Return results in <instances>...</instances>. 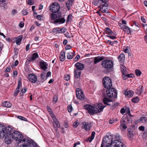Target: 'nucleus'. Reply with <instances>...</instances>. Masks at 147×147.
<instances>
[{"instance_id":"nucleus-1","label":"nucleus","mask_w":147,"mask_h":147,"mask_svg":"<svg viewBox=\"0 0 147 147\" xmlns=\"http://www.w3.org/2000/svg\"><path fill=\"white\" fill-rule=\"evenodd\" d=\"M84 107L89 114L93 115L101 112L105 106H103L102 103H99L93 106L89 105H86L84 106Z\"/></svg>"},{"instance_id":"nucleus-2","label":"nucleus","mask_w":147,"mask_h":147,"mask_svg":"<svg viewBox=\"0 0 147 147\" xmlns=\"http://www.w3.org/2000/svg\"><path fill=\"white\" fill-rule=\"evenodd\" d=\"M2 131H0V136L2 137H5V142L8 144L10 143V140L7 141L9 140L10 138H9L12 133V129L10 126H7L5 128L3 127L1 129Z\"/></svg>"},{"instance_id":"nucleus-3","label":"nucleus","mask_w":147,"mask_h":147,"mask_svg":"<svg viewBox=\"0 0 147 147\" xmlns=\"http://www.w3.org/2000/svg\"><path fill=\"white\" fill-rule=\"evenodd\" d=\"M11 137L16 141H18L19 143H21L22 144H23V141H24L25 140H26L27 142L30 140L27 138H24L22 135L17 131H15L12 133L9 138Z\"/></svg>"},{"instance_id":"nucleus-4","label":"nucleus","mask_w":147,"mask_h":147,"mask_svg":"<svg viewBox=\"0 0 147 147\" xmlns=\"http://www.w3.org/2000/svg\"><path fill=\"white\" fill-rule=\"evenodd\" d=\"M61 14L52 13L50 16V19L51 20V22L54 24H59L64 23L65 20L63 18H61Z\"/></svg>"},{"instance_id":"nucleus-5","label":"nucleus","mask_w":147,"mask_h":147,"mask_svg":"<svg viewBox=\"0 0 147 147\" xmlns=\"http://www.w3.org/2000/svg\"><path fill=\"white\" fill-rule=\"evenodd\" d=\"M121 138L118 134L115 135V140L112 142L111 147H125L121 142Z\"/></svg>"},{"instance_id":"nucleus-6","label":"nucleus","mask_w":147,"mask_h":147,"mask_svg":"<svg viewBox=\"0 0 147 147\" xmlns=\"http://www.w3.org/2000/svg\"><path fill=\"white\" fill-rule=\"evenodd\" d=\"M112 141V138L111 136H106L104 138L100 147L104 146L109 147L111 145Z\"/></svg>"},{"instance_id":"nucleus-7","label":"nucleus","mask_w":147,"mask_h":147,"mask_svg":"<svg viewBox=\"0 0 147 147\" xmlns=\"http://www.w3.org/2000/svg\"><path fill=\"white\" fill-rule=\"evenodd\" d=\"M102 66L106 69H110L113 66V63L110 60H105L102 61L101 63Z\"/></svg>"},{"instance_id":"nucleus-8","label":"nucleus","mask_w":147,"mask_h":147,"mask_svg":"<svg viewBox=\"0 0 147 147\" xmlns=\"http://www.w3.org/2000/svg\"><path fill=\"white\" fill-rule=\"evenodd\" d=\"M106 93L109 98H115L117 96V93L115 89L114 88H110L106 90Z\"/></svg>"},{"instance_id":"nucleus-9","label":"nucleus","mask_w":147,"mask_h":147,"mask_svg":"<svg viewBox=\"0 0 147 147\" xmlns=\"http://www.w3.org/2000/svg\"><path fill=\"white\" fill-rule=\"evenodd\" d=\"M49 10L53 13L58 12L60 9V6L59 4L57 2L53 3L49 6Z\"/></svg>"},{"instance_id":"nucleus-10","label":"nucleus","mask_w":147,"mask_h":147,"mask_svg":"<svg viewBox=\"0 0 147 147\" xmlns=\"http://www.w3.org/2000/svg\"><path fill=\"white\" fill-rule=\"evenodd\" d=\"M105 88H110L112 86L111 80L109 77H105L104 78L102 81Z\"/></svg>"},{"instance_id":"nucleus-11","label":"nucleus","mask_w":147,"mask_h":147,"mask_svg":"<svg viewBox=\"0 0 147 147\" xmlns=\"http://www.w3.org/2000/svg\"><path fill=\"white\" fill-rule=\"evenodd\" d=\"M26 140L23 141V144H22L23 147H36L37 144L34 141L30 140L27 142Z\"/></svg>"},{"instance_id":"nucleus-12","label":"nucleus","mask_w":147,"mask_h":147,"mask_svg":"<svg viewBox=\"0 0 147 147\" xmlns=\"http://www.w3.org/2000/svg\"><path fill=\"white\" fill-rule=\"evenodd\" d=\"M76 95L77 98L80 100L84 99V96L82 90L80 88L76 89Z\"/></svg>"},{"instance_id":"nucleus-13","label":"nucleus","mask_w":147,"mask_h":147,"mask_svg":"<svg viewBox=\"0 0 147 147\" xmlns=\"http://www.w3.org/2000/svg\"><path fill=\"white\" fill-rule=\"evenodd\" d=\"M29 81L32 83H35L37 80V77L34 74H30L28 76Z\"/></svg>"},{"instance_id":"nucleus-14","label":"nucleus","mask_w":147,"mask_h":147,"mask_svg":"<svg viewBox=\"0 0 147 147\" xmlns=\"http://www.w3.org/2000/svg\"><path fill=\"white\" fill-rule=\"evenodd\" d=\"M66 31V29L64 28H54L53 30V32L55 33H63L65 32Z\"/></svg>"},{"instance_id":"nucleus-15","label":"nucleus","mask_w":147,"mask_h":147,"mask_svg":"<svg viewBox=\"0 0 147 147\" xmlns=\"http://www.w3.org/2000/svg\"><path fill=\"white\" fill-rule=\"evenodd\" d=\"M127 123H126V120L122 119V122L121 121V123L120 125V128L122 131H124L127 128Z\"/></svg>"},{"instance_id":"nucleus-16","label":"nucleus","mask_w":147,"mask_h":147,"mask_svg":"<svg viewBox=\"0 0 147 147\" xmlns=\"http://www.w3.org/2000/svg\"><path fill=\"white\" fill-rule=\"evenodd\" d=\"M75 66L76 68L75 69L79 70L80 71L82 70L84 68V65L79 62L76 63L75 65Z\"/></svg>"},{"instance_id":"nucleus-17","label":"nucleus","mask_w":147,"mask_h":147,"mask_svg":"<svg viewBox=\"0 0 147 147\" xmlns=\"http://www.w3.org/2000/svg\"><path fill=\"white\" fill-rule=\"evenodd\" d=\"M47 64L46 62L43 61H42L40 62V68L44 70H45L47 69Z\"/></svg>"},{"instance_id":"nucleus-18","label":"nucleus","mask_w":147,"mask_h":147,"mask_svg":"<svg viewBox=\"0 0 147 147\" xmlns=\"http://www.w3.org/2000/svg\"><path fill=\"white\" fill-rule=\"evenodd\" d=\"M52 117L53 120V122L55 124L56 127L59 128H60V125L58 120L53 115H52Z\"/></svg>"},{"instance_id":"nucleus-19","label":"nucleus","mask_w":147,"mask_h":147,"mask_svg":"<svg viewBox=\"0 0 147 147\" xmlns=\"http://www.w3.org/2000/svg\"><path fill=\"white\" fill-rule=\"evenodd\" d=\"M104 59V57L103 56L100 57L98 56L94 58V64H96L97 63L102 61Z\"/></svg>"},{"instance_id":"nucleus-20","label":"nucleus","mask_w":147,"mask_h":147,"mask_svg":"<svg viewBox=\"0 0 147 147\" xmlns=\"http://www.w3.org/2000/svg\"><path fill=\"white\" fill-rule=\"evenodd\" d=\"M82 127H84L86 131H88L89 130L90 127L88 123L83 122L82 123Z\"/></svg>"},{"instance_id":"nucleus-21","label":"nucleus","mask_w":147,"mask_h":147,"mask_svg":"<svg viewBox=\"0 0 147 147\" xmlns=\"http://www.w3.org/2000/svg\"><path fill=\"white\" fill-rule=\"evenodd\" d=\"M121 28L127 34H129L131 32V29L127 26H125L121 27Z\"/></svg>"},{"instance_id":"nucleus-22","label":"nucleus","mask_w":147,"mask_h":147,"mask_svg":"<svg viewBox=\"0 0 147 147\" xmlns=\"http://www.w3.org/2000/svg\"><path fill=\"white\" fill-rule=\"evenodd\" d=\"M74 73V76L75 78H78L80 77L81 74V71L79 70H78L75 69Z\"/></svg>"},{"instance_id":"nucleus-23","label":"nucleus","mask_w":147,"mask_h":147,"mask_svg":"<svg viewBox=\"0 0 147 147\" xmlns=\"http://www.w3.org/2000/svg\"><path fill=\"white\" fill-rule=\"evenodd\" d=\"M38 57V55L37 53H34L32 54V56L29 58V61H34Z\"/></svg>"},{"instance_id":"nucleus-24","label":"nucleus","mask_w":147,"mask_h":147,"mask_svg":"<svg viewBox=\"0 0 147 147\" xmlns=\"http://www.w3.org/2000/svg\"><path fill=\"white\" fill-rule=\"evenodd\" d=\"M105 32L108 34L110 35H115L114 33L115 32H113L111 31L109 28H105Z\"/></svg>"},{"instance_id":"nucleus-25","label":"nucleus","mask_w":147,"mask_h":147,"mask_svg":"<svg viewBox=\"0 0 147 147\" xmlns=\"http://www.w3.org/2000/svg\"><path fill=\"white\" fill-rule=\"evenodd\" d=\"M99 7L100 8V10L102 13H106L107 12V8L105 7L104 5L101 4Z\"/></svg>"},{"instance_id":"nucleus-26","label":"nucleus","mask_w":147,"mask_h":147,"mask_svg":"<svg viewBox=\"0 0 147 147\" xmlns=\"http://www.w3.org/2000/svg\"><path fill=\"white\" fill-rule=\"evenodd\" d=\"M65 52L63 51H62L61 52L59 58L61 61H63L65 59Z\"/></svg>"},{"instance_id":"nucleus-27","label":"nucleus","mask_w":147,"mask_h":147,"mask_svg":"<svg viewBox=\"0 0 147 147\" xmlns=\"http://www.w3.org/2000/svg\"><path fill=\"white\" fill-rule=\"evenodd\" d=\"M132 116L131 115H128V116H127V117L125 118H124L123 119L124 120H126V123L127 122L128 123L130 124V123H132V119L131 118V117Z\"/></svg>"},{"instance_id":"nucleus-28","label":"nucleus","mask_w":147,"mask_h":147,"mask_svg":"<svg viewBox=\"0 0 147 147\" xmlns=\"http://www.w3.org/2000/svg\"><path fill=\"white\" fill-rule=\"evenodd\" d=\"M134 92L132 90L125 91L124 92V94L127 96L129 97H130L133 95Z\"/></svg>"},{"instance_id":"nucleus-29","label":"nucleus","mask_w":147,"mask_h":147,"mask_svg":"<svg viewBox=\"0 0 147 147\" xmlns=\"http://www.w3.org/2000/svg\"><path fill=\"white\" fill-rule=\"evenodd\" d=\"M127 130V135L128 137L129 138H132L134 135L133 131H131V130L130 129H128Z\"/></svg>"},{"instance_id":"nucleus-30","label":"nucleus","mask_w":147,"mask_h":147,"mask_svg":"<svg viewBox=\"0 0 147 147\" xmlns=\"http://www.w3.org/2000/svg\"><path fill=\"white\" fill-rule=\"evenodd\" d=\"M118 59L119 61L122 63L125 59V55L123 54H121L118 57Z\"/></svg>"},{"instance_id":"nucleus-31","label":"nucleus","mask_w":147,"mask_h":147,"mask_svg":"<svg viewBox=\"0 0 147 147\" xmlns=\"http://www.w3.org/2000/svg\"><path fill=\"white\" fill-rule=\"evenodd\" d=\"M120 68L121 71L122 72V74H127V68L124 66L121 65H120Z\"/></svg>"},{"instance_id":"nucleus-32","label":"nucleus","mask_w":147,"mask_h":147,"mask_svg":"<svg viewBox=\"0 0 147 147\" xmlns=\"http://www.w3.org/2000/svg\"><path fill=\"white\" fill-rule=\"evenodd\" d=\"M74 51L72 52H69L67 53V58L68 59H71L73 58L74 55Z\"/></svg>"},{"instance_id":"nucleus-33","label":"nucleus","mask_w":147,"mask_h":147,"mask_svg":"<svg viewBox=\"0 0 147 147\" xmlns=\"http://www.w3.org/2000/svg\"><path fill=\"white\" fill-rule=\"evenodd\" d=\"M22 37L21 36H20L17 38L16 40V44L17 45H19L21 43L22 40Z\"/></svg>"},{"instance_id":"nucleus-34","label":"nucleus","mask_w":147,"mask_h":147,"mask_svg":"<svg viewBox=\"0 0 147 147\" xmlns=\"http://www.w3.org/2000/svg\"><path fill=\"white\" fill-rule=\"evenodd\" d=\"M3 105L7 107H10L11 106V103L8 101H5L3 103Z\"/></svg>"},{"instance_id":"nucleus-35","label":"nucleus","mask_w":147,"mask_h":147,"mask_svg":"<svg viewBox=\"0 0 147 147\" xmlns=\"http://www.w3.org/2000/svg\"><path fill=\"white\" fill-rule=\"evenodd\" d=\"M74 0H73L74 1ZM73 1L72 0H69L66 1V5L67 7L68 8V9H69V7L70 6L72 5Z\"/></svg>"},{"instance_id":"nucleus-36","label":"nucleus","mask_w":147,"mask_h":147,"mask_svg":"<svg viewBox=\"0 0 147 147\" xmlns=\"http://www.w3.org/2000/svg\"><path fill=\"white\" fill-rule=\"evenodd\" d=\"M103 101L105 104H106L108 105H110L108 103L109 102L111 101V100L107 98H104L103 99Z\"/></svg>"},{"instance_id":"nucleus-37","label":"nucleus","mask_w":147,"mask_h":147,"mask_svg":"<svg viewBox=\"0 0 147 147\" xmlns=\"http://www.w3.org/2000/svg\"><path fill=\"white\" fill-rule=\"evenodd\" d=\"M6 0H0V6L3 7L6 4Z\"/></svg>"},{"instance_id":"nucleus-38","label":"nucleus","mask_w":147,"mask_h":147,"mask_svg":"<svg viewBox=\"0 0 147 147\" xmlns=\"http://www.w3.org/2000/svg\"><path fill=\"white\" fill-rule=\"evenodd\" d=\"M22 86L21 79L19 78L18 80V86L16 89L19 90Z\"/></svg>"},{"instance_id":"nucleus-39","label":"nucleus","mask_w":147,"mask_h":147,"mask_svg":"<svg viewBox=\"0 0 147 147\" xmlns=\"http://www.w3.org/2000/svg\"><path fill=\"white\" fill-rule=\"evenodd\" d=\"M27 90V89L26 87L22 88L21 90V92L20 93V94L21 95H23V94L26 92Z\"/></svg>"},{"instance_id":"nucleus-40","label":"nucleus","mask_w":147,"mask_h":147,"mask_svg":"<svg viewBox=\"0 0 147 147\" xmlns=\"http://www.w3.org/2000/svg\"><path fill=\"white\" fill-rule=\"evenodd\" d=\"M140 121L143 123H146L147 122V118L145 117H141Z\"/></svg>"},{"instance_id":"nucleus-41","label":"nucleus","mask_w":147,"mask_h":147,"mask_svg":"<svg viewBox=\"0 0 147 147\" xmlns=\"http://www.w3.org/2000/svg\"><path fill=\"white\" fill-rule=\"evenodd\" d=\"M139 98L138 97H136L132 99V101L134 103H137L139 102Z\"/></svg>"},{"instance_id":"nucleus-42","label":"nucleus","mask_w":147,"mask_h":147,"mask_svg":"<svg viewBox=\"0 0 147 147\" xmlns=\"http://www.w3.org/2000/svg\"><path fill=\"white\" fill-rule=\"evenodd\" d=\"M135 72L136 75L138 76H140L141 75L142 72L139 69H136Z\"/></svg>"},{"instance_id":"nucleus-43","label":"nucleus","mask_w":147,"mask_h":147,"mask_svg":"<svg viewBox=\"0 0 147 147\" xmlns=\"http://www.w3.org/2000/svg\"><path fill=\"white\" fill-rule=\"evenodd\" d=\"M114 34H115V35H109L108 37H109L110 38L112 39H116V37L115 36L116 35V34L115 33H114Z\"/></svg>"},{"instance_id":"nucleus-44","label":"nucleus","mask_w":147,"mask_h":147,"mask_svg":"<svg viewBox=\"0 0 147 147\" xmlns=\"http://www.w3.org/2000/svg\"><path fill=\"white\" fill-rule=\"evenodd\" d=\"M58 100V97L57 96L55 95L54 96L53 98V102L55 104L57 102Z\"/></svg>"},{"instance_id":"nucleus-45","label":"nucleus","mask_w":147,"mask_h":147,"mask_svg":"<svg viewBox=\"0 0 147 147\" xmlns=\"http://www.w3.org/2000/svg\"><path fill=\"white\" fill-rule=\"evenodd\" d=\"M72 107L71 105H69L67 107V109L69 112H70L72 110Z\"/></svg>"},{"instance_id":"nucleus-46","label":"nucleus","mask_w":147,"mask_h":147,"mask_svg":"<svg viewBox=\"0 0 147 147\" xmlns=\"http://www.w3.org/2000/svg\"><path fill=\"white\" fill-rule=\"evenodd\" d=\"M27 3L30 5H32L34 4L33 0H28L27 1Z\"/></svg>"},{"instance_id":"nucleus-47","label":"nucleus","mask_w":147,"mask_h":147,"mask_svg":"<svg viewBox=\"0 0 147 147\" xmlns=\"http://www.w3.org/2000/svg\"><path fill=\"white\" fill-rule=\"evenodd\" d=\"M125 111L127 113L128 115H131L130 113V110L128 107H126L125 108Z\"/></svg>"},{"instance_id":"nucleus-48","label":"nucleus","mask_w":147,"mask_h":147,"mask_svg":"<svg viewBox=\"0 0 147 147\" xmlns=\"http://www.w3.org/2000/svg\"><path fill=\"white\" fill-rule=\"evenodd\" d=\"M18 118L22 120H24L25 121H27V119L26 118H25L24 117L20 116H18Z\"/></svg>"},{"instance_id":"nucleus-49","label":"nucleus","mask_w":147,"mask_h":147,"mask_svg":"<svg viewBox=\"0 0 147 147\" xmlns=\"http://www.w3.org/2000/svg\"><path fill=\"white\" fill-rule=\"evenodd\" d=\"M20 92L19 90L16 89L15 92L13 94V96H17L18 93Z\"/></svg>"},{"instance_id":"nucleus-50","label":"nucleus","mask_w":147,"mask_h":147,"mask_svg":"<svg viewBox=\"0 0 147 147\" xmlns=\"http://www.w3.org/2000/svg\"><path fill=\"white\" fill-rule=\"evenodd\" d=\"M22 12L24 16L26 15L28 13L27 10L26 9H23L22 11Z\"/></svg>"},{"instance_id":"nucleus-51","label":"nucleus","mask_w":147,"mask_h":147,"mask_svg":"<svg viewBox=\"0 0 147 147\" xmlns=\"http://www.w3.org/2000/svg\"><path fill=\"white\" fill-rule=\"evenodd\" d=\"M123 78L124 80H126L128 78L127 74H122Z\"/></svg>"},{"instance_id":"nucleus-52","label":"nucleus","mask_w":147,"mask_h":147,"mask_svg":"<svg viewBox=\"0 0 147 147\" xmlns=\"http://www.w3.org/2000/svg\"><path fill=\"white\" fill-rule=\"evenodd\" d=\"M64 79L65 80L68 81L69 79V75H65L64 77Z\"/></svg>"},{"instance_id":"nucleus-53","label":"nucleus","mask_w":147,"mask_h":147,"mask_svg":"<svg viewBox=\"0 0 147 147\" xmlns=\"http://www.w3.org/2000/svg\"><path fill=\"white\" fill-rule=\"evenodd\" d=\"M72 16L71 14H69L68 15L67 17V22L71 20L72 19Z\"/></svg>"},{"instance_id":"nucleus-54","label":"nucleus","mask_w":147,"mask_h":147,"mask_svg":"<svg viewBox=\"0 0 147 147\" xmlns=\"http://www.w3.org/2000/svg\"><path fill=\"white\" fill-rule=\"evenodd\" d=\"M95 134V133L94 131H93L92 133L91 137H90L92 140L94 138Z\"/></svg>"},{"instance_id":"nucleus-55","label":"nucleus","mask_w":147,"mask_h":147,"mask_svg":"<svg viewBox=\"0 0 147 147\" xmlns=\"http://www.w3.org/2000/svg\"><path fill=\"white\" fill-rule=\"evenodd\" d=\"M143 92V90L142 89V87L141 86V88H140V90L139 91V92H136V93L138 94H140L142 93Z\"/></svg>"},{"instance_id":"nucleus-56","label":"nucleus","mask_w":147,"mask_h":147,"mask_svg":"<svg viewBox=\"0 0 147 147\" xmlns=\"http://www.w3.org/2000/svg\"><path fill=\"white\" fill-rule=\"evenodd\" d=\"M79 123L77 121H75L73 124V126L75 127H76L78 125Z\"/></svg>"},{"instance_id":"nucleus-57","label":"nucleus","mask_w":147,"mask_h":147,"mask_svg":"<svg viewBox=\"0 0 147 147\" xmlns=\"http://www.w3.org/2000/svg\"><path fill=\"white\" fill-rule=\"evenodd\" d=\"M80 58V56L78 55H76V57L74 59V61H77Z\"/></svg>"},{"instance_id":"nucleus-58","label":"nucleus","mask_w":147,"mask_h":147,"mask_svg":"<svg viewBox=\"0 0 147 147\" xmlns=\"http://www.w3.org/2000/svg\"><path fill=\"white\" fill-rule=\"evenodd\" d=\"M139 129L140 131H144V127L142 126H140L139 127Z\"/></svg>"},{"instance_id":"nucleus-59","label":"nucleus","mask_w":147,"mask_h":147,"mask_svg":"<svg viewBox=\"0 0 147 147\" xmlns=\"http://www.w3.org/2000/svg\"><path fill=\"white\" fill-rule=\"evenodd\" d=\"M51 73L50 71L48 72L46 75V79L47 78L50 76H51Z\"/></svg>"},{"instance_id":"nucleus-60","label":"nucleus","mask_w":147,"mask_h":147,"mask_svg":"<svg viewBox=\"0 0 147 147\" xmlns=\"http://www.w3.org/2000/svg\"><path fill=\"white\" fill-rule=\"evenodd\" d=\"M45 73H43L40 76L41 77V78L42 79H44V78L45 77Z\"/></svg>"},{"instance_id":"nucleus-61","label":"nucleus","mask_w":147,"mask_h":147,"mask_svg":"<svg viewBox=\"0 0 147 147\" xmlns=\"http://www.w3.org/2000/svg\"><path fill=\"white\" fill-rule=\"evenodd\" d=\"M92 140L90 138V137H88L86 139V142L89 141V142H90L92 141Z\"/></svg>"},{"instance_id":"nucleus-62","label":"nucleus","mask_w":147,"mask_h":147,"mask_svg":"<svg viewBox=\"0 0 147 147\" xmlns=\"http://www.w3.org/2000/svg\"><path fill=\"white\" fill-rule=\"evenodd\" d=\"M100 2V3L102 4V3H105L107 2V0H98Z\"/></svg>"},{"instance_id":"nucleus-63","label":"nucleus","mask_w":147,"mask_h":147,"mask_svg":"<svg viewBox=\"0 0 147 147\" xmlns=\"http://www.w3.org/2000/svg\"><path fill=\"white\" fill-rule=\"evenodd\" d=\"M125 109L123 108H122L121 109L120 112L121 113L123 114L125 113Z\"/></svg>"},{"instance_id":"nucleus-64","label":"nucleus","mask_w":147,"mask_h":147,"mask_svg":"<svg viewBox=\"0 0 147 147\" xmlns=\"http://www.w3.org/2000/svg\"><path fill=\"white\" fill-rule=\"evenodd\" d=\"M71 47L69 45H67L66 46L65 49L66 50H69L71 49Z\"/></svg>"}]
</instances>
